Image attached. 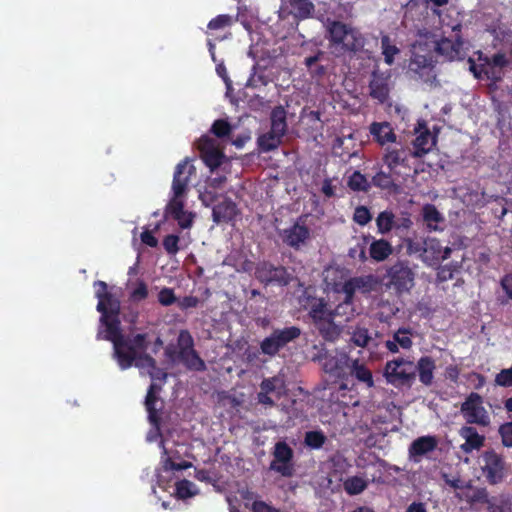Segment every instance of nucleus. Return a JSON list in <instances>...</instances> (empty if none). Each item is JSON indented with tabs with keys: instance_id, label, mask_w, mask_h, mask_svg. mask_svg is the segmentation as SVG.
I'll use <instances>...</instances> for the list:
<instances>
[{
	"instance_id": "9",
	"label": "nucleus",
	"mask_w": 512,
	"mask_h": 512,
	"mask_svg": "<svg viewBox=\"0 0 512 512\" xmlns=\"http://www.w3.org/2000/svg\"><path fill=\"white\" fill-rule=\"evenodd\" d=\"M460 411L468 424H477L483 427L490 424V416L483 406V397L476 392H471L466 397L461 404Z\"/></svg>"
},
{
	"instance_id": "2",
	"label": "nucleus",
	"mask_w": 512,
	"mask_h": 512,
	"mask_svg": "<svg viewBox=\"0 0 512 512\" xmlns=\"http://www.w3.org/2000/svg\"><path fill=\"white\" fill-rule=\"evenodd\" d=\"M476 55L479 64H476L475 60L471 57L467 60L469 71L473 76L478 80L485 77L494 83L501 82L504 76L503 69L507 68L511 63L506 54L504 52H497L489 57L479 50L476 52Z\"/></svg>"
},
{
	"instance_id": "3",
	"label": "nucleus",
	"mask_w": 512,
	"mask_h": 512,
	"mask_svg": "<svg viewBox=\"0 0 512 512\" xmlns=\"http://www.w3.org/2000/svg\"><path fill=\"white\" fill-rule=\"evenodd\" d=\"M327 33L330 46L342 53H356L364 46L362 34L341 21L330 22L327 26Z\"/></svg>"
},
{
	"instance_id": "24",
	"label": "nucleus",
	"mask_w": 512,
	"mask_h": 512,
	"mask_svg": "<svg viewBox=\"0 0 512 512\" xmlns=\"http://www.w3.org/2000/svg\"><path fill=\"white\" fill-rule=\"evenodd\" d=\"M459 434L465 439L460 449L466 454L471 453L473 450H479L484 445L485 437L480 435L476 428L472 426H463Z\"/></svg>"
},
{
	"instance_id": "36",
	"label": "nucleus",
	"mask_w": 512,
	"mask_h": 512,
	"mask_svg": "<svg viewBox=\"0 0 512 512\" xmlns=\"http://www.w3.org/2000/svg\"><path fill=\"white\" fill-rule=\"evenodd\" d=\"M281 349H283V348L280 344V341L278 340V336L275 332V329L272 331V333L269 336L265 337L260 342L261 353H263L264 355H267L269 357L276 356Z\"/></svg>"
},
{
	"instance_id": "32",
	"label": "nucleus",
	"mask_w": 512,
	"mask_h": 512,
	"mask_svg": "<svg viewBox=\"0 0 512 512\" xmlns=\"http://www.w3.org/2000/svg\"><path fill=\"white\" fill-rule=\"evenodd\" d=\"M393 253L391 243L385 239L373 240L369 247L370 257L376 262L386 260Z\"/></svg>"
},
{
	"instance_id": "63",
	"label": "nucleus",
	"mask_w": 512,
	"mask_h": 512,
	"mask_svg": "<svg viewBox=\"0 0 512 512\" xmlns=\"http://www.w3.org/2000/svg\"><path fill=\"white\" fill-rule=\"evenodd\" d=\"M251 510L252 512H281L279 509L262 500H255L252 503Z\"/></svg>"
},
{
	"instance_id": "4",
	"label": "nucleus",
	"mask_w": 512,
	"mask_h": 512,
	"mask_svg": "<svg viewBox=\"0 0 512 512\" xmlns=\"http://www.w3.org/2000/svg\"><path fill=\"white\" fill-rule=\"evenodd\" d=\"M415 268L407 259H398L386 269L385 286L397 295L409 293L415 285Z\"/></svg>"
},
{
	"instance_id": "47",
	"label": "nucleus",
	"mask_w": 512,
	"mask_h": 512,
	"mask_svg": "<svg viewBox=\"0 0 512 512\" xmlns=\"http://www.w3.org/2000/svg\"><path fill=\"white\" fill-rule=\"evenodd\" d=\"M210 132L217 138H225L231 134L232 126L225 119H217L213 122Z\"/></svg>"
},
{
	"instance_id": "21",
	"label": "nucleus",
	"mask_w": 512,
	"mask_h": 512,
	"mask_svg": "<svg viewBox=\"0 0 512 512\" xmlns=\"http://www.w3.org/2000/svg\"><path fill=\"white\" fill-rule=\"evenodd\" d=\"M394 147H387L383 155V162L389 168L390 172L398 166H406L409 156L412 152L400 143H395Z\"/></svg>"
},
{
	"instance_id": "49",
	"label": "nucleus",
	"mask_w": 512,
	"mask_h": 512,
	"mask_svg": "<svg viewBox=\"0 0 512 512\" xmlns=\"http://www.w3.org/2000/svg\"><path fill=\"white\" fill-rule=\"evenodd\" d=\"M372 184L375 187L390 190L395 187L394 180L390 173H385L383 171H379L372 177Z\"/></svg>"
},
{
	"instance_id": "33",
	"label": "nucleus",
	"mask_w": 512,
	"mask_h": 512,
	"mask_svg": "<svg viewBox=\"0 0 512 512\" xmlns=\"http://www.w3.org/2000/svg\"><path fill=\"white\" fill-rule=\"evenodd\" d=\"M287 113L283 106L279 105L272 109L270 120L271 127L270 129L273 132H278L279 135L284 136L287 132Z\"/></svg>"
},
{
	"instance_id": "34",
	"label": "nucleus",
	"mask_w": 512,
	"mask_h": 512,
	"mask_svg": "<svg viewBox=\"0 0 512 512\" xmlns=\"http://www.w3.org/2000/svg\"><path fill=\"white\" fill-rule=\"evenodd\" d=\"M283 137L284 136L279 135L278 132H273V130L270 129L268 132L259 136L257 140L258 146L261 151L270 152L280 146Z\"/></svg>"
},
{
	"instance_id": "26",
	"label": "nucleus",
	"mask_w": 512,
	"mask_h": 512,
	"mask_svg": "<svg viewBox=\"0 0 512 512\" xmlns=\"http://www.w3.org/2000/svg\"><path fill=\"white\" fill-rule=\"evenodd\" d=\"M374 140L384 146L387 143H396V134L388 122H373L369 128Z\"/></svg>"
},
{
	"instance_id": "50",
	"label": "nucleus",
	"mask_w": 512,
	"mask_h": 512,
	"mask_svg": "<svg viewBox=\"0 0 512 512\" xmlns=\"http://www.w3.org/2000/svg\"><path fill=\"white\" fill-rule=\"evenodd\" d=\"M234 23L233 17L228 14H220L211 19L207 25L209 30H222Z\"/></svg>"
},
{
	"instance_id": "48",
	"label": "nucleus",
	"mask_w": 512,
	"mask_h": 512,
	"mask_svg": "<svg viewBox=\"0 0 512 512\" xmlns=\"http://www.w3.org/2000/svg\"><path fill=\"white\" fill-rule=\"evenodd\" d=\"M182 363L188 370L202 372L206 369L204 360L199 356L195 349L190 352V356Z\"/></svg>"
},
{
	"instance_id": "13",
	"label": "nucleus",
	"mask_w": 512,
	"mask_h": 512,
	"mask_svg": "<svg viewBox=\"0 0 512 512\" xmlns=\"http://www.w3.org/2000/svg\"><path fill=\"white\" fill-rule=\"evenodd\" d=\"M196 175V168L189 158L179 162L174 171L172 181L173 197H185L192 176Z\"/></svg>"
},
{
	"instance_id": "57",
	"label": "nucleus",
	"mask_w": 512,
	"mask_h": 512,
	"mask_svg": "<svg viewBox=\"0 0 512 512\" xmlns=\"http://www.w3.org/2000/svg\"><path fill=\"white\" fill-rule=\"evenodd\" d=\"M179 236L175 234H169L163 239V247L165 251L170 255H175L179 251Z\"/></svg>"
},
{
	"instance_id": "59",
	"label": "nucleus",
	"mask_w": 512,
	"mask_h": 512,
	"mask_svg": "<svg viewBox=\"0 0 512 512\" xmlns=\"http://www.w3.org/2000/svg\"><path fill=\"white\" fill-rule=\"evenodd\" d=\"M497 385L502 387L512 386V366L508 369H502L495 377Z\"/></svg>"
},
{
	"instance_id": "41",
	"label": "nucleus",
	"mask_w": 512,
	"mask_h": 512,
	"mask_svg": "<svg viewBox=\"0 0 512 512\" xmlns=\"http://www.w3.org/2000/svg\"><path fill=\"white\" fill-rule=\"evenodd\" d=\"M278 340L282 348L286 347L289 343L294 342L301 335V329L297 326L284 327L282 329H275Z\"/></svg>"
},
{
	"instance_id": "53",
	"label": "nucleus",
	"mask_w": 512,
	"mask_h": 512,
	"mask_svg": "<svg viewBox=\"0 0 512 512\" xmlns=\"http://www.w3.org/2000/svg\"><path fill=\"white\" fill-rule=\"evenodd\" d=\"M498 433L501 437V442L504 447H512V421L500 425Z\"/></svg>"
},
{
	"instance_id": "18",
	"label": "nucleus",
	"mask_w": 512,
	"mask_h": 512,
	"mask_svg": "<svg viewBox=\"0 0 512 512\" xmlns=\"http://www.w3.org/2000/svg\"><path fill=\"white\" fill-rule=\"evenodd\" d=\"M377 283L376 277L372 274L352 277L344 282L342 292L348 299H354L357 291L364 295L369 294L375 290Z\"/></svg>"
},
{
	"instance_id": "62",
	"label": "nucleus",
	"mask_w": 512,
	"mask_h": 512,
	"mask_svg": "<svg viewBox=\"0 0 512 512\" xmlns=\"http://www.w3.org/2000/svg\"><path fill=\"white\" fill-rule=\"evenodd\" d=\"M158 301L163 306H170L175 303L176 297L171 288H163L158 294Z\"/></svg>"
},
{
	"instance_id": "12",
	"label": "nucleus",
	"mask_w": 512,
	"mask_h": 512,
	"mask_svg": "<svg viewBox=\"0 0 512 512\" xmlns=\"http://www.w3.org/2000/svg\"><path fill=\"white\" fill-rule=\"evenodd\" d=\"M197 148L200 153V158L204 164L209 167L211 172L219 168L224 159L225 154L220 150L218 142L208 135H203L197 142Z\"/></svg>"
},
{
	"instance_id": "40",
	"label": "nucleus",
	"mask_w": 512,
	"mask_h": 512,
	"mask_svg": "<svg viewBox=\"0 0 512 512\" xmlns=\"http://www.w3.org/2000/svg\"><path fill=\"white\" fill-rule=\"evenodd\" d=\"M368 486L367 481L359 476L348 477L343 482V487L348 495H358L362 493Z\"/></svg>"
},
{
	"instance_id": "44",
	"label": "nucleus",
	"mask_w": 512,
	"mask_h": 512,
	"mask_svg": "<svg viewBox=\"0 0 512 512\" xmlns=\"http://www.w3.org/2000/svg\"><path fill=\"white\" fill-rule=\"evenodd\" d=\"M353 302L354 299H348L345 295L343 302L332 308L334 317H344L345 321H348L354 316Z\"/></svg>"
},
{
	"instance_id": "37",
	"label": "nucleus",
	"mask_w": 512,
	"mask_h": 512,
	"mask_svg": "<svg viewBox=\"0 0 512 512\" xmlns=\"http://www.w3.org/2000/svg\"><path fill=\"white\" fill-rule=\"evenodd\" d=\"M347 186L354 192H368L371 183L360 171H354L348 178Z\"/></svg>"
},
{
	"instance_id": "30",
	"label": "nucleus",
	"mask_w": 512,
	"mask_h": 512,
	"mask_svg": "<svg viewBox=\"0 0 512 512\" xmlns=\"http://www.w3.org/2000/svg\"><path fill=\"white\" fill-rule=\"evenodd\" d=\"M437 447V439L434 436H421L415 439L410 447L409 454L411 457L423 456L429 452H432Z\"/></svg>"
},
{
	"instance_id": "6",
	"label": "nucleus",
	"mask_w": 512,
	"mask_h": 512,
	"mask_svg": "<svg viewBox=\"0 0 512 512\" xmlns=\"http://www.w3.org/2000/svg\"><path fill=\"white\" fill-rule=\"evenodd\" d=\"M461 24L453 26L452 31L454 32V38L441 37L440 39H427L424 46H431L432 51L435 54L436 59H440L442 62H453L462 60L464 58L463 45L464 40L461 35Z\"/></svg>"
},
{
	"instance_id": "14",
	"label": "nucleus",
	"mask_w": 512,
	"mask_h": 512,
	"mask_svg": "<svg viewBox=\"0 0 512 512\" xmlns=\"http://www.w3.org/2000/svg\"><path fill=\"white\" fill-rule=\"evenodd\" d=\"M416 138L413 141L414 151L412 156L421 158L431 151L432 147L436 145L437 136L432 135L425 120H418L414 128Z\"/></svg>"
},
{
	"instance_id": "54",
	"label": "nucleus",
	"mask_w": 512,
	"mask_h": 512,
	"mask_svg": "<svg viewBox=\"0 0 512 512\" xmlns=\"http://www.w3.org/2000/svg\"><path fill=\"white\" fill-rule=\"evenodd\" d=\"M148 297V288L143 280H138L136 287L130 293V300L140 302Z\"/></svg>"
},
{
	"instance_id": "8",
	"label": "nucleus",
	"mask_w": 512,
	"mask_h": 512,
	"mask_svg": "<svg viewBox=\"0 0 512 512\" xmlns=\"http://www.w3.org/2000/svg\"><path fill=\"white\" fill-rule=\"evenodd\" d=\"M483 477L490 485H497L504 481L508 475L509 466L502 454L494 449L482 452L479 457Z\"/></svg>"
},
{
	"instance_id": "22",
	"label": "nucleus",
	"mask_w": 512,
	"mask_h": 512,
	"mask_svg": "<svg viewBox=\"0 0 512 512\" xmlns=\"http://www.w3.org/2000/svg\"><path fill=\"white\" fill-rule=\"evenodd\" d=\"M345 365L349 368L350 375L366 388L374 387V378L371 370L359 361L345 356Z\"/></svg>"
},
{
	"instance_id": "25",
	"label": "nucleus",
	"mask_w": 512,
	"mask_h": 512,
	"mask_svg": "<svg viewBox=\"0 0 512 512\" xmlns=\"http://www.w3.org/2000/svg\"><path fill=\"white\" fill-rule=\"evenodd\" d=\"M162 468L165 472L168 471H182L192 467V463L181 460V454L178 450L168 451L163 446L161 457Z\"/></svg>"
},
{
	"instance_id": "51",
	"label": "nucleus",
	"mask_w": 512,
	"mask_h": 512,
	"mask_svg": "<svg viewBox=\"0 0 512 512\" xmlns=\"http://www.w3.org/2000/svg\"><path fill=\"white\" fill-rule=\"evenodd\" d=\"M290 5L301 18H307L313 9V4L309 0H290Z\"/></svg>"
},
{
	"instance_id": "17",
	"label": "nucleus",
	"mask_w": 512,
	"mask_h": 512,
	"mask_svg": "<svg viewBox=\"0 0 512 512\" xmlns=\"http://www.w3.org/2000/svg\"><path fill=\"white\" fill-rule=\"evenodd\" d=\"M450 247H443L441 242L435 237H427L424 239V252L420 254V259L432 266L446 260L451 255Z\"/></svg>"
},
{
	"instance_id": "29",
	"label": "nucleus",
	"mask_w": 512,
	"mask_h": 512,
	"mask_svg": "<svg viewBox=\"0 0 512 512\" xmlns=\"http://www.w3.org/2000/svg\"><path fill=\"white\" fill-rule=\"evenodd\" d=\"M421 215L428 231L442 230L438 225L444 223L445 218L434 204H425L422 207Z\"/></svg>"
},
{
	"instance_id": "5",
	"label": "nucleus",
	"mask_w": 512,
	"mask_h": 512,
	"mask_svg": "<svg viewBox=\"0 0 512 512\" xmlns=\"http://www.w3.org/2000/svg\"><path fill=\"white\" fill-rule=\"evenodd\" d=\"M94 288L95 297L98 299L96 309L101 314L100 324L104 327L102 331H109L110 324L116 323L117 326H120L121 304L119 299L108 291V285L104 281H95Z\"/></svg>"
},
{
	"instance_id": "64",
	"label": "nucleus",
	"mask_w": 512,
	"mask_h": 512,
	"mask_svg": "<svg viewBox=\"0 0 512 512\" xmlns=\"http://www.w3.org/2000/svg\"><path fill=\"white\" fill-rule=\"evenodd\" d=\"M227 182V177L225 175H217L215 177H209L206 180V185L208 188H211L213 190H219L224 187V185Z\"/></svg>"
},
{
	"instance_id": "46",
	"label": "nucleus",
	"mask_w": 512,
	"mask_h": 512,
	"mask_svg": "<svg viewBox=\"0 0 512 512\" xmlns=\"http://www.w3.org/2000/svg\"><path fill=\"white\" fill-rule=\"evenodd\" d=\"M195 485L193 482L182 479L176 482L175 484V492L176 496L179 499H187L196 494V491L194 490Z\"/></svg>"
},
{
	"instance_id": "28",
	"label": "nucleus",
	"mask_w": 512,
	"mask_h": 512,
	"mask_svg": "<svg viewBox=\"0 0 512 512\" xmlns=\"http://www.w3.org/2000/svg\"><path fill=\"white\" fill-rule=\"evenodd\" d=\"M319 335L327 342H335L342 333V325L336 322V317L332 316L315 326Z\"/></svg>"
},
{
	"instance_id": "60",
	"label": "nucleus",
	"mask_w": 512,
	"mask_h": 512,
	"mask_svg": "<svg viewBox=\"0 0 512 512\" xmlns=\"http://www.w3.org/2000/svg\"><path fill=\"white\" fill-rule=\"evenodd\" d=\"M199 199L201 200L203 205L208 207L215 203L216 200L218 199L217 190L208 188V186L206 185L205 189L202 192H200Z\"/></svg>"
},
{
	"instance_id": "27",
	"label": "nucleus",
	"mask_w": 512,
	"mask_h": 512,
	"mask_svg": "<svg viewBox=\"0 0 512 512\" xmlns=\"http://www.w3.org/2000/svg\"><path fill=\"white\" fill-rule=\"evenodd\" d=\"M416 374L418 373L419 381L425 386H431L434 379V371L436 369L435 361L430 356H423L415 365Z\"/></svg>"
},
{
	"instance_id": "19",
	"label": "nucleus",
	"mask_w": 512,
	"mask_h": 512,
	"mask_svg": "<svg viewBox=\"0 0 512 512\" xmlns=\"http://www.w3.org/2000/svg\"><path fill=\"white\" fill-rule=\"evenodd\" d=\"M281 239L287 246L299 250L310 238V230L305 224L295 222L291 227L280 232Z\"/></svg>"
},
{
	"instance_id": "39",
	"label": "nucleus",
	"mask_w": 512,
	"mask_h": 512,
	"mask_svg": "<svg viewBox=\"0 0 512 512\" xmlns=\"http://www.w3.org/2000/svg\"><path fill=\"white\" fill-rule=\"evenodd\" d=\"M326 441L327 436L322 430L307 431L304 435V445L312 450L322 448Z\"/></svg>"
},
{
	"instance_id": "10",
	"label": "nucleus",
	"mask_w": 512,
	"mask_h": 512,
	"mask_svg": "<svg viewBox=\"0 0 512 512\" xmlns=\"http://www.w3.org/2000/svg\"><path fill=\"white\" fill-rule=\"evenodd\" d=\"M255 277L265 285L274 284L278 286H287L293 279L284 266H275L268 261L258 263L255 269Z\"/></svg>"
},
{
	"instance_id": "45",
	"label": "nucleus",
	"mask_w": 512,
	"mask_h": 512,
	"mask_svg": "<svg viewBox=\"0 0 512 512\" xmlns=\"http://www.w3.org/2000/svg\"><path fill=\"white\" fill-rule=\"evenodd\" d=\"M157 401H158V394H154V392H152V390L147 391V395L145 398V407L148 412L149 421L152 424H158V422H159L158 410L156 408Z\"/></svg>"
},
{
	"instance_id": "61",
	"label": "nucleus",
	"mask_w": 512,
	"mask_h": 512,
	"mask_svg": "<svg viewBox=\"0 0 512 512\" xmlns=\"http://www.w3.org/2000/svg\"><path fill=\"white\" fill-rule=\"evenodd\" d=\"M157 364L156 360L147 353V351H144L141 356L139 355L138 359H136V362L133 364V366L137 368H155V365Z\"/></svg>"
},
{
	"instance_id": "23",
	"label": "nucleus",
	"mask_w": 512,
	"mask_h": 512,
	"mask_svg": "<svg viewBox=\"0 0 512 512\" xmlns=\"http://www.w3.org/2000/svg\"><path fill=\"white\" fill-rule=\"evenodd\" d=\"M237 205L230 198H225L222 202L215 205L212 209L213 221L219 223H229L237 215Z\"/></svg>"
},
{
	"instance_id": "43",
	"label": "nucleus",
	"mask_w": 512,
	"mask_h": 512,
	"mask_svg": "<svg viewBox=\"0 0 512 512\" xmlns=\"http://www.w3.org/2000/svg\"><path fill=\"white\" fill-rule=\"evenodd\" d=\"M381 49L382 54L384 55L385 63L388 65H392L394 63L395 56L399 54L400 50L397 46L391 43L390 37L388 35L382 36Z\"/></svg>"
},
{
	"instance_id": "11",
	"label": "nucleus",
	"mask_w": 512,
	"mask_h": 512,
	"mask_svg": "<svg viewBox=\"0 0 512 512\" xmlns=\"http://www.w3.org/2000/svg\"><path fill=\"white\" fill-rule=\"evenodd\" d=\"M293 457L294 451L285 441L276 442L270 470L279 473L283 477H291L294 473Z\"/></svg>"
},
{
	"instance_id": "56",
	"label": "nucleus",
	"mask_w": 512,
	"mask_h": 512,
	"mask_svg": "<svg viewBox=\"0 0 512 512\" xmlns=\"http://www.w3.org/2000/svg\"><path fill=\"white\" fill-rule=\"evenodd\" d=\"M372 219V215L369 211V209L366 206H358L356 207L353 215V220L361 225L365 226L367 225Z\"/></svg>"
},
{
	"instance_id": "31",
	"label": "nucleus",
	"mask_w": 512,
	"mask_h": 512,
	"mask_svg": "<svg viewBox=\"0 0 512 512\" xmlns=\"http://www.w3.org/2000/svg\"><path fill=\"white\" fill-rule=\"evenodd\" d=\"M436 62L437 59L431 52L427 54L414 52L411 57L409 67L411 71L422 75L424 70L431 71Z\"/></svg>"
},
{
	"instance_id": "20",
	"label": "nucleus",
	"mask_w": 512,
	"mask_h": 512,
	"mask_svg": "<svg viewBox=\"0 0 512 512\" xmlns=\"http://www.w3.org/2000/svg\"><path fill=\"white\" fill-rule=\"evenodd\" d=\"M183 198L184 197H172L167 209L182 229H189L193 225L195 214L184 210Z\"/></svg>"
},
{
	"instance_id": "7",
	"label": "nucleus",
	"mask_w": 512,
	"mask_h": 512,
	"mask_svg": "<svg viewBox=\"0 0 512 512\" xmlns=\"http://www.w3.org/2000/svg\"><path fill=\"white\" fill-rule=\"evenodd\" d=\"M383 375L395 388H411L416 380V367L413 361L399 357L386 362Z\"/></svg>"
},
{
	"instance_id": "42",
	"label": "nucleus",
	"mask_w": 512,
	"mask_h": 512,
	"mask_svg": "<svg viewBox=\"0 0 512 512\" xmlns=\"http://www.w3.org/2000/svg\"><path fill=\"white\" fill-rule=\"evenodd\" d=\"M371 340L372 337L366 327L356 326L351 333L350 341L358 347H367Z\"/></svg>"
},
{
	"instance_id": "16",
	"label": "nucleus",
	"mask_w": 512,
	"mask_h": 512,
	"mask_svg": "<svg viewBox=\"0 0 512 512\" xmlns=\"http://www.w3.org/2000/svg\"><path fill=\"white\" fill-rule=\"evenodd\" d=\"M391 74L389 71H380L378 68L371 73L369 81V95L383 104L389 99Z\"/></svg>"
},
{
	"instance_id": "38",
	"label": "nucleus",
	"mask_w": 512,
	"mask_h": 512,
	"mask_svg": "<svg viewBox=\"0 0 512 512\" xmlns=\"http://www.w3.org/2000/svg\"><path fill=\"white\" fill-rule=\"evenodd\" d=\"M378 233L387 234L395 227V215L390 210L382 211L376 218Z\"/></svg>"
},
{
	"instance_id": "55",
	"label": "nucleus",
	"mask_w": 512,
	"mask_h": 512,
	"mask_svg": "<svg viewBox=\"0 0 512 512\" xmlns=\"http://www.w3.org/2000/svg\"><path fill=\"white\" fill-rule=\"evenodd\" d=\"M406 252L408 255L423 254L424 252V240H417L414 238L404 239Z\"/></svg>"
},
{
	"instance_id": "58",
	"label": "nucleus",
	"mask_w": 512,
	"mask_h": 512,
	"mask_svg": "<svg viewBox=\"0 0 512 512\" xmlns=\"http://www.w3.org/2000/svg\"><path fill=\"white\" fill-rule=\"evenodd\" d=\"M178 349H194V340L188 330H181L177 338Z\"/></svg>"
},
{
	"instance_id": "35",
	"label": "nucleus",
	"mask_w": 512,
	"mask_h": 512,
	"mask_svg": "<svg viewBox=\"0 0 512 512\" xmlns=\"http://www.w3.org/2000/svg\"><path fill=\"white\" fill-rule=\"evenodd\" d=\"M260 390L267 394H273L277 399H280L285 390L284 381L276 376L265 378L260 384Z\"/></svg>"
},
{
	"instance_id": "15",
	"label": "nucleus",
	"mask_w": 512,
	"mask_h": 512,
	"mask_svg": "<svg viewBox=\"0 0 512 512\" xmlns=\"http://www.w3.org/2000/svg\"><path fill=\"white\" fill-rule=\"evenodd\" d=\"M300 302L302 307L308 310V316L311 318L314 327L334 316L332 308L324 298L306 296Z\"/></svg>"
},
{
	"instance_id": "1",
	"label": "nucleus",
	"mask_w": 512,
	"mask_h": 512,
	"mask_svg": "<svg viewBox=\"0 0 512 512\" xmlns=\"http://www.w3.org/2000/svg\"><path fill=\"white\" fill-rule=\"evenodd\" d=\"M109 331L97 332V340H106L113 344V359L117 362L121 370H127L133 366L139 355L147 351L149 346L148 334L137 333L124 335L121 325L116 323L109 325Z\"/></svg>"
},
{
	"instance_id": "52",
	"label": "nucleus",
	"mask_w": 512,
	"mask_h": 512,
	"mask_svg": "<svg viewBox=\"0 0 512 512\" xmlns=\"http://www.w3.org/2000/svg\"><path fill=\"white\" fill-rule=\"evenodd\" d=\"M393 338L398 343V345L403 349H410L413 345V341L411 339V332L409 329L400 328L394 334Z\"/></svg>"
}]
</instances>
